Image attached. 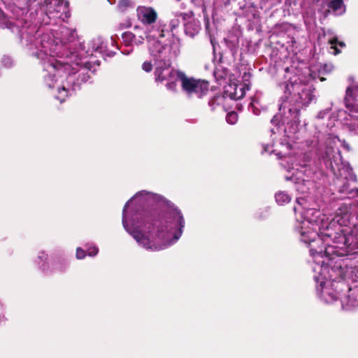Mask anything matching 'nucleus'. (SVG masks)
<instances>
[{"label": "nucleus", "instance_id": "nucleus-1", "mask_svg": "<svg viewBox=\"0 0 358 358\" xmlns=\"http://www.w3.org/2000/svg\"><path fill=\"white\" fill-rule=\"evenodd\" d=\"M285 71V81L280 85L285 96L282 98L279 113L271 120L273 127L271 128L273 141L276 140L277 135L282 138L275 143L266 144L264 150L270 154L274 153L279 158L283 157L282 166L289 173L292 172L291 175H285V180L292 181L296 185V190L304 194L313 187L310 179L313 171L304 163V153L293 156L289 153L292 149L291 141L299 130L301 108L316 100L315 89L310 80L320 78L323 81L324 78L320 77L313 68L299 69L290 66L287 67Z\"/></svg>", "mask_w": 358, "mask_h": 358}, {"label": "nucleus", "instance_id": "nucleus-2", "mask_svg": "<svg viewBox=\"0 0 358 358\" xmlns=\"http://www.w3.org/2000/svg\"><path fill=\"white\" fill-rule=\"evenodd\" d=\"M122 224L138 245L159 251L180 239L185 220L181 210L163 196L142 190L125 203Z\"/></svg>", "mask_w": 358, "mask_h": 358}, {"label": "nucleus", "instance_id": "nucleus-3", "mask_svg": "<svg viewBox=\"0 0 358 358\" xmlns=\"http://www.w3.org/2000/svg\"><path fill=\"white\" fill-rule=\"evenodd\" d=\"M296 201L294 210L300 212L301 220H297L295 229L301 241L308 245L314 265L319 254L330 261L332 256L344 257L358 249V229L343 228L350 222V206L342 204L329 221L319 209L310 207L307 199L299 197Z\"/></svg>", "mask_w": 358, "mask_h": 358}, {"label": "nucleus", "instance_id": "nucleus-4", "mask_svg": "<svg viewBox=\"0 0 358 358\" xmlns=\"http://www.w3.org/2000/svg\"><path fill=\"white\" fill-rule=\"evenodd\" d=\"M61 34L59 43L50 44V34H45L40 38L43 50L40 57L43 68V80L45 85L57 94L55 98L61 103L71 96L80 85L90 78V69L86 66L87 62L77 53L71 52V43L77 38L76 29L62 27L57 36Z\"/></svg>", "mask_w": 358, "mask_h": 358}, {"label": "nucleus", "instance_id": "nucleus-5", "mask_svg": "<svg viewBox=\"0 0 358 358\" xmlns=\"http://www.w3.org/2000/svg\"><path fill=\"white\" fill-rule=\"evenodd\" d=\"M324 259L322 255L315 258V265L313 266V278L316 283L318 297L326 303H332L340 299L342 307L351 310L358 306V287H349L345 282L346 266L342 259Z\"/></svg>", "mask_w": 358, "mask_h": 358}, {"label": "nucleus", "instance_id": "nucleus-6", "mask_svg": "<svg viewBox=\"0 0 358 358\" xmlns=\"http://www.w3.org/2000/svg\"><path fill=\"white\" fill-rule=\"evenodd\" d=\"M66 8V3L62 0H45L44 3L40 7V12L42 19L41 24L45 25L52 24L55 28L50 29H43L42 28L36 30V27L28 24V22L22 18H16L15 21L8 19L0 9V27L8 28L12 31H20V41L22 46L27 52L36 58H39L41 50H43L40 38L45 34H50V44L54 45L55 42L59 43L62 38L61 34L57 36V32L59 31V29L64 25L57 27V20L60 18L61 13L64 11ZM65 27H66L65 26ZM63 38H65L63 36Z\"/></svg>", "mask_w": 358, "mask_h": 358}, {"label": "nucleus", "instance_id": "nucleus-7", "mask_svg": "<svg viewBox=\"0 0 358 358\" xmlns=\"http://www.w3.org/2000/svg\"><path fill=\"white\" fill-rule=\"evenodd\" d=\"M340 142L336 136H329L325 141L320 140L319 136L307 141L310 151L316 156L322 158L329 166L336 179L334 185L341 194L348 197L358 196V188H350V184L357 181V178L350 164L343 161L340 150L335 148L336 143Z\"/></svg>", "mask_w": 358, "mask_h": 358}, {"label": "nucleus", "instance_id": "nucleus-8", "mask_svg": "<svg viewBox=\"0 0 358 358\" xmlns=\"http://www.w3.org/2000/svg\"><path fill=\"white\" fill-rule=\"evenodd\" d=\"M145 37L148 43L150 55L155 62L175 58L180 54V40L173 37L169 43H165L163 31L159 28L148 29Z\"/></svg>", "mask_w": 358, "mask_h": 358}, {"label": "nucleus", "instance_id": "nucleus-9", "mask_svg": "<svg viewBox=\"0 0 358 358\" xmlns=\"http://www.w3.org/2000/svg\"><path fill=\"white\" fill-rule=\"evenodd\" d=\"M180 82L182 90L190 98L201 99L209 91L208 82L187 77L185 73Z\"/></svg>", "mask_w": 358, "mask_h": 358}, {"label": "nucleus", "instance_id": "nucleus-10", "mask_svg": "<svg viewBox=\"0 0 358 358\" xmlns=\"http://www.w3.org/2000/svg\"><path fill=\"white\" fill-rule=\"evenodd\" d=\"M115 41L111 37L109 39L104 41L101 37H96L93 38L89 43L90 48L88 50L85 51L81 49L77 53L80 58H86L90 55H92L94 52H99L103 55L112 57L114 55L113 50L110 49V46L114 47Z\"/></svg>", "mask_w": 358, "mask_h": 358}, {"label": "nucleus", "instance_id": "nucleus-11", "mask_svg": "<svg viewBox=\"0 0 358 358\" xmlns=\"http://www.w3.org/2000/svg\"><path fill=\"white\" fill-rule=\"evenodd\" d=\"M171 59L155 62V76L157 82H163L178 78L180 80L184 73L173 69L171 65Z\"/></svg>", "mask_w": 358, "mask_h": 358}, {"label": "nucleus", "instance_id": "nucleus-12", "mask_svg": "<svg viewBox=\"0 0 358 358\" xmlns=\"http://www.w3.org/2000/svg\"><path fill=\"white\" fill-rule=\"evenodd\" d=\"M136 13L138 20L146 26L145 29L142 30L144 35H146L148 29H152V27L157 28L156 26L152 25L157 17V14L152 8L138 6L136 9Z\"/></svg>", "mask_w": 358, "mask_h": 358}, {"label": "nucleus", "instance_id": "nucleus-13", "mask_svg": "<svg viewBox=\"0 0 358 358\" xmlns=\"http://www.w3.org/2000/svg\"><path fill=\"white\" fill-rule=\"evenodd\" d=\"M178 7L185 10L186 8V4L182 1L180 3H177L173 6L172 18L170 20V27L171 31H173L175 29L178 27L181 23L185 24L187 19L191 18V12H180L178 10Z\"/></svg>", "mask_w": 358, "mask_h": 358}, {"label": "nucleus", "instance_id": "nucleus-14", "mask_svg": "<svg viewBox=\"0 0 358 358\" xmlns=\"http://www.w3.org/2000/svg\"><path fill=\"white\" fill-rule=\"evenodd\" d=\"M249 90V85L246 83H231L225 87L224 95L231 99H240L243 98L246 90Z\"/></svg>", "mask_w": 358, "mask_h": 358}, {"label": "nucleus", "instance_id": "nucleus-15", "mask_svg": "<svg viewBox=\"0 0 358 358\" xmlns=\"http://www.w3.org/2000/svg\"><path fill=\"white\" fill-rule=\"evenodd\" d=\"M136 34L129 31L124 32L122 35V40L127 46L132 44V43L139 45L143 43L145 37L141 34L143 31L138 27H135Z\"/></svg>", "mask_w": 358, "mask_h": 358}, {"label": "nucleus", "instance_id": "nucleus-16", "mask_svg": "<svg viewBox=\"0 0 358 358\" xmlns=\"http://www.w3.org/2000/svg\"><path fill=\"white\" fill-rule=\"evenodd\" d=\"M358 96V83L354 84L346 90V94L345 98V106L350 110L355 109L354 103L351 101H354Z\"/></svg>", "mask_w": 358, "mask_h": 358}, {"label": "nucleus", "instance_id": "nucleus-17", "mask_svg": "<svg viewBox=\"0 0 358 358\" xmlns=\"http://www.w3.org/2000/svg\"><path fill=\"white\" fill-rule=\"evenodd\" d=\"M185 27V33L186 35L194 37L196 34H197L200 30V24L198 20H196L193 18L192 13H191V18L187 19V20L184 24Z\"/></svg>", "mask_w": 358, "mask_h": 358}, {"label": "nucleus", "instance_id": "nucleus-18", "mask_svg": "<svg viewBox=\"0 0 358 358\" xmlns=\"http://www.w3.org/2000/svg\"><path fill=\"white\" fill-rule=\"evenodd\" d=\"M48 259V254L45 251L41 250L38 252L37 257L34 260V263L37 265L38 268L45 273L49 270V263Z\"/></svg>", "mask_w": 358, "mask_h": 358}, {"label": "nucleus", "instance_id": "nucleus-19", "mask_svg": "<svg viewBox=\"0 0 358 358\" xmlns=\"http://www.w3.org/2000/svg\"><path fill=\"white\" fill-rule=\"evenodd\" d=\"M328 7L331 9L336 15H341L345 11V6L343 0H330Z\"/></svg>", "mask_w": 358, "mask_h": 358}, {"label": "nucleus", "instance_id": "nucleus-20", "mask_svg": "<svg viewBox=\"0 0 358 358\" xmlns=\"http://www.w3.org/2000/svg\"><path fill=\"white\" fill-rule=\"evenodd\" d=\"M225 95H216L213 99H211L208 105L211 108L212 110L222 108L224 109V101H225Z\"/></svg>", "mask_w": 358, "mask_h": 358}, {"label": "nucleus", "instance_id": "nucleus-21", "mask_svg": "<svg viewBox=\"0 0 358 358\" xmlns=\"http://www.w3.org/2000/svg\"><path fill=\"white\" fill-rule=\"evenodd\" d=\"M117 7L119 12L124 13L129 9L134 8V3L131 0H119Z\"/></svg>", "mask_w": 358, "mask_h": 358}, {"label": "nucleus", "instance_id": "nucleus-22", "mask_svg": "<svg viewBox=\"0 0 358 358\" xmlns=\"http://www.w3.org/2000/svg\"><path fill=\"white\" fill-rule=\"evenodd\" d=\"M348 128L352 135L358 136V115L351 116V120L348 124Z\"/></svg>", "mask_w": 358, "mask_h": 358}, {"label": "nucleus", "instance_id": "nucleus-23", "mask_svg": "<svg viewBox=\"0 0 358 358\" xmlns=\"http://www.w3.org/2000/svg\"><path fill=\"white\" fill-rule=\"evenodd\" d=\"M275 201L280 205H284L290 201V196L285 192H278L275 194Z\"/></svg>", "mask_w": 358, "mask_h": 358}, {"label": "nucleus", "instance_id": "nucleus-24", "mask_svg": "<svg viewBox=\"0 0 358 358\" xmlns=\"http://www.w3.org/2000/svg\"><path fill=\"white\" fill-rule=\"evenodd\" d=\"M329 42L331 45L330 52L335 55L340 52V50L336 47L338 44L342 48L345 46V43L343 42H338L336 38L330 39Z\"/></svg>", "mask_w": 358, "mask_h": 358}, {"label": "nucleus", "instance_id": "nucleus-25", "mask_svg": "<svg viewBox=\"0 0 358 358\" xmlns=\"http://www.w3.org/2000/svg\"><path fill=\"white\" fill-rule=\"evenodd\" d=\"M226 120L229 124H234L238 120V114L234 111L227 113Z\"/></svg>", "mask_w": 358, "mask_h": 358}, {"label": "nucleus", "instance_id": "nucleus-26", "mask_svg": "<svg viewBox=\"0 0 358 358\" xmlns=\"http://www.w3.org/2000/svg\"><path fill=\"white\" fill-rule=\"evenodd\" d=\"M180 80V79L178 78H176L175 79H169V80H166L167 81V83H166V88L170 90V91H173V92H175L176 91V88H177V84H176V81L177 80Z\"/></svg>", "mask_w": 358, "mask_h": 358}, {"label": "nucleus", "instance_id": "nucleus-27", "mask_svg": "<svg viewBox=\"0 0 358 358\" xmlns=\"http://www.w3.org/2000/svg\"><path fill=\"white\" fill-rule=\"evenodd\" d=\"M99 248L94 245H90L87 247V253L90 257H94L97 255Z\"/></svg>", "mask_w": 358, "mask_h": 358}, {"label": "nucleus", "instance_id": "nucleus-28", "mask_svg": "<svg viewBox=\"0 0 358 358\" xmlns=\"http://www.w3.org/2000/svg\"><path fill=\"white\" fill-rule=\"evenodd\" d=\"M53 266L55 269H57L59 271H64L67 267V262L65 261V259H63V262L62 264H59L56 261H54Z\"/></svg>", "mask_w": 358, "mask_h": 358}, {"label": "nucleus", "instance_id": "nucleus-29", "mask_svg": "<svg viewBox=\"0 0 358 358\" xmlns=\"http://www.w3.org/2000/svg\"><path fill=\"white\" fill-rule=\"evenodd\" d=\"M2 64L4 66L9 68L13 66V61L11 57L8 56H4L2 58Z\"/></svg>", "mask_w": 358, "mask_h": 358}, {"label": "nucleus", "instance_id": "nucleus-30", "mask_svg": "<svg viewBox=\"0 0 358 358\" xmlns=\"http://www.w3.org/2000/svg\"><path fill=\"white\" fill-rule=\"evenodd\" d=\"M153 65L149 61H145L142 64V69L145 72H150L152 70Z\"/></svg>", "mask_w": 358, "mask_h": 358}, {"label": "nucleus", "instance_id": "nucleus-31", "mask_svg": "<svg viewBox=\"0 0 358 358\" xmlns=\"http://www.w3.org/2000/svg\"><path fill=\"white\" fill-rule=\"evenodd\" d=\"M86 256V252L81 248L76 249V258L78 259H84Z\"/></svg>", "mask_w": 358, "mask_h": 358}, {"label": "nucleus", "instance_id": "nucleus-32", "mask_svg": "<svg viewBox=\"0 0 358 358\" xmlns=\"http://www.w3.org/2000/svg\"><path fill=\"white\" fill-rule=\"evenodd\" d=\"M330 110L331 108H329L325 110H320L316 116L317 119H323L325 116H327L329 114Z\"/></svg>", "mask_w": 358, "mask_h": 358}, {"label": "nucleus", "instance_id": "nucleus-33", "mask_svg": "<svg viewBox=\"0 0 358 358\" xmlns=\"http://www.w3.org/2000/svg\"><path fill=\"white\" fill-rule=\"evenodd\" d=\"M21 1L24 3V6H27V8H29V7L31 6L32 3L36 1L37 0H21Z\"/></svg>", "mask_w": 358, "mask_h": 358}, {"label": "nucleus", "instance_id": "nucleus-34", "mask_svg": "<svg viewBox=\"0 0 358 358\" xmlns=\"http://www.w3.org/2000/svg\"><path fill=\"white\" fill-rule=\"evenodd\" d=\"M131 25V22L130 21H127V24L125 26L121 25V27L122 28H125V27H130Z\"/></svg>", "mask_w": 358, "mask_h": 358}, {"label": "nucleus", "instance_id": "nucleus-35", "mask_svg": "<svg viewBox=\"0 0 358 358\" xmlns=\"http://www.w3.org/2000/svg\"><path fill=\"white\" fill-rule=\"evenodd\" d=\"M327 69V71H330L331 70V66L325 65L324 69Z\"/></svg>", "mask_w": 358, "mask_h": 358}, {"label": "nucleus", "instance_id": "nucleus-36", "mask_svg": "<svg viewBox=\"0 0 358 358\" xmlns=\"http://www.w3.org/2000/svg\"><path fill=\"white\" fill-rule=\"evenodd\" d=\"M343 147L345 148H346V150H350L349 145L348 144H346L345 142H343Z\"/></svg>", "mask_w": 358, "mask_h": 358}, {"label": "nucleus", "instance_id": "nucleus-37", "mask_svg": "<svg viewBox=\"0 0 358 358\" xmlns=\"http://www.w3.org/2000/svg\"><path fill=\"white\" fill-rule=\"evenodd\" d=\"M250 106L252 107V108L254 107V102L253 101L250 103Z\"/></svg>", "mask_w": 358, "mask_h": 358}, {"label": "nucleus", "instance_id": "nucleus-38", "mask_svg": "<svg viewBox=\"0 0 358 358\" xmlns=\"http://www.w3.org/2000/svg\"><path fill=\"white\" fill-rule=\"evenodd\" d=\"M122 53H124L125 55H128V54H129V51L128 52L122 51Z\"/></svg>", "mask_w": 358, "mask_h": 358}]
</instances>
